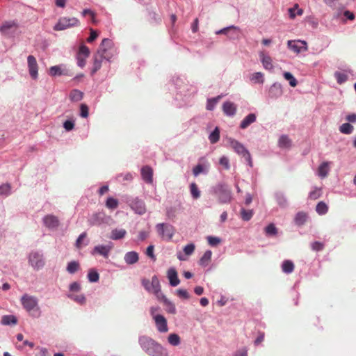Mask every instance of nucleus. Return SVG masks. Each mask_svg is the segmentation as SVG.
Here are the masks:
<instances>
[{
  "label": "nucleus",
  "mask_w": 356,
  "mask_h": 356,
  "mask_svg": "<svg viewBox=\"0 0 356 356\" xmlns=\"http://www.w3.org/2000/svg\"><path fill=\"white\" fill-rule=\"evenodd\" d=\"M139 343L143 350L151 356H168L167 350L149 337H140Z\"/></svg>",
  "instance_id": "f257e3e1"
},
{
  "label": "nucleus",
  "mask_w": 356,
  "mask_h": 356,
  "mask_svg": "<svg viewBox=\"0 0 356 356\" xmlns=\"http://www.w3.org/2000/svg\"><path fill=\"white\" fill-rule=\"evenodd\" d=\"M23 308L28 312L31 316L39 317L40 309L38 305V300L36 297L29 294H24L21 298Z\"/></svg>",
  "instance_id": "f03ea898"
},
{
  "label": "nucleus",
  "mask_w": 356,
  "mask_h": 356,
  "mask_svg": "<svg viewBox=\"0 0 356 356\" xmlns=\"http://www.w3.org/2000/svg\"><path fill=\"white\" fill-rule=\"evenodd\" d=\"M213 193L217 195L220 204H229L231 202V190L226 184H219L214 186Z\"/></svg>",
  "instance_id": "7ed1b4c3"
},
{
  "label": "nucleus",
  "mask_w": 356,
  "mask_h": 356,
  "mask_svg": "<svg viewBox=\"0 0 356 356\" xmlns=\"http://www.w3.org/2000/svg\"><path fill=\"white\" fill-rule=\"evenodd\" d=\"M141 284H143L145 290L154 293L157 299H160V296H163L161 292L159 280L156 275L152 277L151 281L146 278L142 279Z\"/></svg>",
  "instance_id": "20e7f679"
},
{
  "label": "nucleus",
  "mask_w": 356,
  "mask_h": 356,
  "mask_svg": "<svg viewBox=\"0 0 356 356\" xmlns=\"http://www.w3.org/2000/svg\"><path fill=\"white\" fill-rule=\"evenodd\" d=\"M229 143L231 148L234 149V152L242 156L245 158V161L248 163V165L250 168L252 167V161L250 156V153L248 150L244 147L242 143H240L235 139H229Z\"/></svg>",
  "instance_id": "39448f33"
},
{
  "label": "nucleus",
  "mask_w": 356,
  "mask_h": 356,
  "mask_svg": "<svg viewBox=\"0 0 356 356\" xmlns=\"http://www.w3.org/2000/svg\"><path fill=\"white\" fill-rule=\"evenodd\" d=\"M79 24L80 22L75 17H61L58 22L55 24L54 29L55 31L66 30Z\"/></svg>",
  "instance_id": "423d86ee"
},
{
  "label": "nucleus",
  "mask_w": 356,
  "mask_h": 356,
  "mask_svg": "<svg viewBox=\"0 0 356 356\" xmlns=\"http://www.w3.org/2000/svg\"><path fill=\"white\" fill-rule=\"evenodd\" d=\"M156 229L160 236L168 241H170L175 233V227L165 223H159L156 225Z\"/></svg>",
  "instance_id": "0eeeda50"
},
{
  "label": "nucleus",
  "mask_w": 356,
  "mask_h": 356,
  "mask_svg": "<svg viewBox=\"0 0 356 356\" xmlns=\"http://www.w3.org/2000/svg\"><path fill=\"white\" fill-rule=\"evenodd\" d=\"M29 263L35 270H39L44 266L43 256L38 252H33L29 254Z\"/></svg>",
  "instance_id": "6e6552de"
},
{
  "label": "nucleus",
  "mask_w": 356,
  "mask_h": 356,
  "mask_svg": "<svg viewBox=\"0 0 356 356\" xmlns=\"http://www.w3.org/2000/svg\"><path fill=\"white\" fill-rule=\"evenodd\" d=\"M90 51L88 47L84 44H81L76 54L77 66L83 68L86 65V59L89 56Z\"/></svg>",
  "instance_id": "1a4fd4ad"
},
{
  "label": "nucleus",
  "mask_w": 356,
  "mask_h": 356,
  "mask_svg": "<svg viewBox=\"0 0 356 356\" xmlns=\"http://www.w3.org/2000/svg\"><path fill=\"white\" fill-rule=\"evenodd\" d=\"M18 29V24L15 21H6L0 26V32L3 36L9 37L14 34Z\"/></svg>",
  "instance_id": "9d476101"
},
{
  "label": "nucleus",
  "mask_w": 356,
  "mask_h": 356,
  "mask_svg": "<svg viewBox=\"0 0 356 356\" xmlns=\"http://www.w3.org/2000/svg\"><path fill=\"white\" fill-rule=\"evenodd\" d=\"M287 46L289 49L297 54L307 51V44L305 41L289 40L287 42Z\"/></svg>",
  "instance_id": "9b49d317"
},
{
  "label": "nucleus",
  "mask_w": 356,
  "mask_h": 356,
  "mask_svg": "<svg viewBox=\"0 0 356 356\" xmlns=\"http://www.w3.org/2000/svg\"><path fill=\"white\" fill-rule=\"evenodd\" d=\"M27 62L29 75L33 79H37L38 76V65L34 56H28Z\"/></svg>",
  "instance_id": "f8f14e48"
},
{
  "label": "nucleus",
  "mask_w": 356,
  "mask_h": 356,
  "mask_svg": "<svg viewBox=\"0 0 356 356\" xmlns=\"http://www.w3.org/2000/svg\"><path fill=\"white\" fill-rule=\"evenodd\" d=\"M282 94V86L280 83H275L271 85L270 88H268V95L270 98L277 99L281 97Z\"/></svg>",
  "instance_id": "ddd939ff"
},
{
  "label": "nucleus",
  "mask_w": 356,
  "mask_h": 356,
  "mask_svg": "<svg viewBox=\"0 0 356 356\" xmlns=\"http://www.w3.org/2000/svg\"><path fill=\"white\" fill-rule=\"evenodd\" d=\"M105 54L97 52L93 56V67L91 70V74H95L102 67L103 59L107 58Z\"/></svg>",
  "instance_id": "4468645a"
},
{
  "label": "nucleus",
  "mask_w": 356,
  "mask_h": 356,
  "mask_svg": "<svg viewBox=\"0 0 356 356\" xmlns=\"http://www.w3.org/2000/svg\"><path fill=\"white\" fill-rule=\"evenodd\" d=\"M130 207L135 211L136 213L138 214H143L145 213V204L144 202L139 199H134L131 201Z\"/></svg>",
  "instance_id": "2eb2a0df"
},
{
  "label": "nucleus",
  "mask_w": 356,
  "mask_h": 356,
  "mask_svg": "<svg viewBox=\"0 0 356 356\" xmlns=\"http://www.w3.org/2000/svg\"><path fill=\"white\" fill-rule=\"evenodd\" d=\"M154 321L156 324V327L159 332H168V326H167V321L163 316L161 314H157L154 316Z\"/></svg>",
  "instance_id": "dca6fc26"
},
{
  "label": "nucleus",
  "mask_w": 356,
  "mask_h": 356,
  "mask_svg": "<svg viewBox=\"0 0 356 356\" xmlns=\"http://www.w3.org/2000/svg\"><path fill=\"white\" fill-rule=\"evenodd\" d=\"M43 222L44 226L50 229L58 227L60 225L59 219L54 215L45 216Z\"/></svg>",
  "instance_id": "f3484780"
},
{
  "label": "nucleus",
  "mask_w": 356,
  "mask_h": 356,
  "mask_svg": "<svg viewBox=\"0 0 356 356\" xmlns=\"http://www.w3.org/2000/svg\"><path fill=\"white\" fill-rule=\"evenodd\" d=\"M49 75L55 76H71L69 70L62 69L61 65H54L49 68Z\"/></svg>",
  "instance_id": "a211bd4d"
},
{
  "label": "nucleus",
  "mask_w": 356,
  "mask_h": 356,
  "mask_svg": "<svg viewBox=\"0 0 356 356\" xmlns=\"http://www.w3.org/2000/svg\"><path fill=\"white\" fill-rule=\"evenodd\" d=\"M112 249L111 246L98 245L92 249V254H99L102 255L104 258H108L110 250Z\"/></svg>",
  "instance_id": "6ab92c4d"
},
{
  "label": "nucleus",
  "mask_w": 356,
  "mask_h": 356,
  "mask_svg": "<svg viewBox=\"0 0 356 356\" xmlns=\"http://www.w3.org/2000/svg\"><path fill=\"white\" fill-rule=\"evenodd\" d=\"M140 174L141 177H143L144 181H145L147 184L152 183V175H154V171H152L151 167H143V168H141L140 170Z\"/></svg>",
  "instance_id": "aec40b11"
},
{
  "label": "nucleus",
  "mask_w": 356,
  "mask_h": 356,
  "mask_svg": "<svg viewBox=\"0 0 356 356\" xmlns=\"http://www.w3.org/2000/svg\"><path fill=\"white\" fill-rule=\"evenodd\" d=\"M104 222V214L103 213H93L88 219V223L90 226H99Z\"/></svg>",
  "instance_id": "412c9836"
},
{
  "label": "nucleus",
  "mask_w": 356,
  "mask_h": 356,
  "mask_svg": "<svg viewBox=\"0 0 356 356\" xmlns=\"http://www.w3.org/2000/svg\"><path fill=\"white\" fill-rule=\"evenodd\" d=\"M259 57L261 62L262 63V66L264 67V68L266 70H272L273 68V65L271 57L267 56L266 54L264 53V51H260Z\"/></svg>",
  "instance_id": "4be33fe9"
},
{
  "label": "nucleus",
  "mask_w": 356,
  "mask_h": 356,
  "mask_svg": "<svg viewBox=\"0 0 356 356\" xmlns=\"http://www.w3.org/2000/svg\"><path fill=\"white\" fill-rule=\"evenodd\" d=\"M124 260L125 263L129 265L136 264L139 260L138 253L134 251L128 252L124 254Z\"/></svg>",
  "instance_id": "5701e85b"
},
{
  "label": "nucleus",
  "mask_w": 356,
  "mask_h": 356,
  "mask_svg": "<svg viewBox=\"0 0 356 356\" xmlns=\"http://www.w3.org/2000/svg\"><path fill=\"white\" fill-rule=\"evenodd\" d=\"M167 277L169 278L170 284L172 286H177L180 283V280L177 277V273L173 268H171L168 270Z\"/></svg>",
  "instance_id": "b1692460"
},
{
  "label": "nucleus",
  "mask_w": 356,
  "mask_h": 356,
  "mask_svg": "<svg viewBox=\"0 0 356 356\" xmlns=\"http://www.w3.org/2000/svg\"><path fill=\"white\" fill-rule=\"evenodd\" d=\"M222 110L227 116H234L236 111V107L234 104L230 102H225L223 103Z\"/></svg>",
  "instance_id": "393cba45"
},
{
  "label": "nucleus",
  "mask_w": 356,
  "mask_h": 356,
  "mask_svg": "<svg viewBox=\"0 0 356 356\" xmlns=\"http://www.w3.org/2000/svg\"><path fill=\"white\" fill-rule=\"evenodd\" d=\"M257 116L254 113H250L245 117L243 120L241 122L240 128L245 129L250 126L251 124L256 122Z\"/></svg>",
  "instance_id": "a878e982"
},
{
  "label": "nucleus",
  "mask_w": 356,
  "mask_h": 356,
  "mask_svg": "<svg viewBox=\"0 0 356 356\" xmlns=\"http://www.w3.org/2000/svg\"><path fill=\"white\" fill-rule=\"evenodd\" d=\"M165 305V309L168 313L170 314H176V307L175 305L171 302L168 298H166L165 296L161 295L160 296V299H157Z\"/></svg>",
  "instance_id": "bb28decb"
},
{
  "label": "nucleus",
  "mask_w": 356,
  "mask_h": 356,
  "mask_svg": "<svg viewBox=\"0 0 356 356\" xmlns=\"http://www.w3.org/2000/svg\"><path fill=\"white\" fill-rule=\"evenodd\" d=\"M17 322V318L13 314L3 315L1 320V323L3 325H15Z\"/></svg>",
  "instance_id": "cd10ccee"
},
{
  "label": "nucleus",
  "mask_w": 356,
  "mask_h": 356,
  "mask_svg": "<svg viewBox=\"0 0 356 356\" xmlns=\"http://www.w3.org/2000/svg\"><path fill=\"white\" fill-rule=\"evenodd\" d=\"M211 257L212 252L211 250L205 251L200 260H199V265L202 267H207L210 263Z\"/></svg>",
  "instance_id": "c85d7f7f"
},
{
  "label": "nucleus",
  "mask_w": 356,
  "mask_h": 356,
  "mask_svg": "<svg viewBox=\"0 0 356 356\" xmlns=\"http://www.w3.org/2000/svg\"><path fill=\"white\" fill-rule=\"evenodd\" d=\"M83 93L77 89H72L70 91L69 97L72 102H80L83 98Z\"/></svg>",
  "instance_id": "c756f323"
},
{
  "label": "nucleus",
  "mask_w": 356,
  "mask_h": 356,
  "mask_svg": "<svg viewBox=\"0 0 356 356\" xmlns=\"http://www.w3.org/2000/svg\"><path fill=\"white\" fill-rule=\"evenodd\" d=\"M112 47V41L108 38H104L102 40V42L99 46V48L97 49V52H101L103 54H105L106 52L107 49L111 48Z\"/></svg>",
  "instance_id": "7c9ffc66"
},
{
  "label": "nucleus",
  "mask_w": 356,
  "mask_h": 356,
  "mask_svg": "<svg viewBox=\"0 0 356 356\" xmlns=\"http://www.w3.org/2000/svg\"><path fill=\"white\" fill-rule=\"evenodd\" d=\"M307 213L304 212H299L296 214V216H295V224L298 226H302L305 222H307Z\"/></svg>",
  "instance_id": "2f4dec72"
},
{
  "label": "nucleus",
  "mask_w": 356,
  "mask_h": 356,
  "mask_svg": "<svg viewBox=\"0 0 356 356\" xmlns=\"http://www.w3.org/2000/svg\"><path fill=\"white\" fill-rule=\"evenodd\" d=\"M126 234V231L123 229H113L111 232V236H110V238L114 241H117L119 239H122Z\"/></svg>",
  "instance_id": "473e14b6"
},
{
  "label": "nucleus",
  "mask_w": 356,
  "mask_h": 356,
  "mask_svg": "<svg viewBox=\"0 0 356 356\" xmlns=\"http://www.w3.org/2000/svg\"><path fill=\"white\" fill-rule=\"evenodd\" d=\"M168 342L172 346H177L181 343V338L176 333H171L169 337H168Z\"/></svg>",
  "instance_id": "72a5a7b5"
},
{
  "label": "nucleus",
  "mask_w": 356,
  "mask_h": 356,
  "mask_svg": "<svg viewBox=\"0 0 356 356\" xmlns=\"http://www.w3.org/2000/svg\"><path fill=\"white\" fill-rule=\"evenodd\" d=\"M282 269L283 273H292L294 269V264L290 260H285L282 263Z\"/></svg>",
  "instance_id": "f704fd0d"
},
{
  "label": "nucleus",
  "mask_w": 356,
  "mask_h": 356,
  "mask_svg": "<svg viewBox=\"0 0 356 356\" xmlns=\"http://www.w3.org/2000/svg\"><path fill=\"white\" fill-rule=\"evenodd\" d=\"M278 145L282 148H289L291 146V140L286 135H282L278 140Z\"/></svg>",
  "instance_id": "c9c22d12"
},
{
  "label": "nucleus",
  "mask_w": 356,
  "mask_h": 356,
  "mask_svg": "<svg viewBox=\"0 0 356 356\" xmlns=\"http://www.w3.org/2000/svg\"><path fill=\"white\" fill-rule=\"evenodd\" d=\"M329 163L328 162H323L318 167V175L321 178L325 177L328 175Z\"/></svg>",
  "instance_id": "e433bc0d"
},
{
  "label": "nucleus",
  "mask_w": 356,
  "mask_h": 356,
  "mask_svg": "<svg viewBox=\"0 0 356 356\" xmlns=\"http://www.w3.org/2000/svg\"><path fill=\"white\" fill-rule=\"evenodd\" d=\"M316 212L319 215H324L328 212V206L324 202H320L316 206Z\"/></svg>",
  "instance_id": "4c0bfd02"
},
{
  "label": "nucleus",
  "mask_w": 356,
  "mask_h": 356,
  "mask_svg": "<svg viewBox=\"0 0 356 356\" xmlns=\"http://www.w3.org/2000/svg\"><path fill=\"white\" fill-rule=\"evenodd\" d=\"M220 138V131L218 127H216L213 129V132L211 133L209 136V140L210 143L215 144L217 143Z\"/></svg>",
  "instance_id": "58836bf2"
},
{
  "label": "nucleus",
  "mask_w": 356,
  "mask_h": 356,
  "mask_svg": "<svg viewBox=\"0 0 356 356\" xmlns=\"http://www.w3.org/2000/svg\"><path fill=\"white\" fill-rule=\"evenodd\" d=\"M283 76L284 79L289 81V85H291V87L294 88L297 86L298 81L294 78L293 75L291 73L289 72H285L283 74Z\"/></svg>",
  "instance_id": "ea45409f"
},
{
  "label": "nucleus",
  "mask_w": 356,
  "mask_h": 356,
  "mask_svg": "<svg viewBox=\"0 0 356 356\" xmlns=\"http://www.w3.org/2000/svg\"><path fill=\"white\" fill-rule=\"evenodd\" d=\"M250 80L254 83L262 84L264 83V75L261 72H255L250 76Z\"/></svg>",
  "instance_id": "a19ab883"
},
{
  "label": "nucleus",
  "mask_w": 356,
  "mask_h": 356,
  "mask_svg": "<svg viewBox=\"0 0 356 356\" xmlns=\"http://www.w3.org/2000/svg\"><path fill=\"white\" fill-rule=\"evenodd\" d=\"M189 189H191V193L194 200H197L201 195V192L199 191L196 184L192 183L191 186H189Z\"/></svg>",
  "instance_id": "79ce46f5"
},
{
  "label": "nucleus",
  "mask_w": 356,
  "mask_h": 356,
  "mask_svg": "<svg viewBox=\"0 0 356 356\" xmlns=\"http://www.w3.org/2000/svg\"><path fill=\"white\" fill-rule=\"evenodd\" d=\"M220 98H221V96L219 95L216 97L208 99L207 104V109L208 111H213L216 104L218 102V101Z\"/></svg>",
  "instance_id": "37998d69"
},
{
  "label": "nucleus",
  "mask_w": 356,
  "mask_h": 356,
  "mask_svg": "<svg viewBox=\"0 0 356 356\" xmlns=\"http://www.w3.org/2000/svg\"><path fill=\"white\" fill-rule=\"evenodd\" d=\"M265 233L266 236H276L277 234V227L274 224L270 223L266 227Z\"/></svg>",
  "instance_id": "c03bdc74"
},
{
  "label": "nucleus",
  "mask_w": 356,
  "mask_h": 356,
  "mask_svg": "<svg viewBox=\"0 0 356 356\" xmlns=\"http://www.w3.org/2000/svg\"><path fill=\"white\" fill-rule=\"evenodd\" d=\"M118 199L109 197L106 202V207L110 209H114L118 207Z\"/></svg>",
  "instance_id": "a18cd8bd"
},
{
  "label": "nucleus",
  "mask_w": 356,
  "mask_h": 356,
  "mask_svg": "<svg viewBox=\"0 0 356 356\" xmlns=\"http://www.w3.org/2000/svg\"><path fill=\"white\" fill-rule=\"evenodd\" d=\"M253 214L254 213L252 210H246L245 209H241V218L244 221H249L252 217Z\"/></svg>",
  "instance_id": "49530a36"
},
{
  "label": "nucleus",
  "mask_w": 356,
  "mask_h": 356,
  "mask_svg": "<svg viewBox=\"0 0 356 356\" xmlns=\"http://www.w3.org/2000/svg\"><path fill=\"white\" fill-rule=\"evenodd\" d=\"M353 127L350 123H344L340 126L339 130L341 133L344 134H350L353 131Z\"/></svg>",
  "instance_id": "de8ad7c7"
},
{
  "label": "nucleus",
  "mask_w": 356,
  "mask_h": 356,
  "mask_svg": "<svg viewBox=\"0 0 356 356\" xmlns=\"http://www.w3.org/2000/svg\"><path fill=\"white\" fill-rule=\"evenodd\" d=\"M334 77L337 80V82H338V83L339 84L344 83L348 79L347 75L346 74L341 73L340 72H335Z\"/></svg>",
  "instance_id": "09e8293b"
},
{
  "label": "nucleus",
  "mask_w": 356,
  "mask_h": 356,
  "mask_svg": "<svg viewBox=\"0 0 356 356\" xmlns=\"http://www.w3.org/2000/svg\"><path fill=\"white\" fill-rule=\"evenodd\" d=\"M79 269V263L74 261H71L68 264V266H67V271L70 273H74L76 272Z\"/></svg>",
  "instance_id": "8fccbe9b"
},
{
  "label": "nucleus",
  "mask_w": 356,
  "mask_h": 356,
  "mask_svg": "<svg viewBox=\"0 0 356 356\" xmlns=\"http://www.w3.org/2000/svg\"><path fill=\"white\" fill-rule=\"evenodd\" d=\"M321 195V189L318 188H315L312 192L309 194V199L315 200L320 197Z\"/></svg>",
  "instance_id": "3c124183"
},
{
  "label": "nucleus",
  "mask_w": 356,
  "mask_h": 356,
  "mask_svg": "<svg viewBox=\"0 0 356 356\" xmlns=\"http://www.w3.org/2000/svg\"><path fill=\"white\" fill-rule=\"evenodd\" d=\"M88 279L90 282H96L99 280V274L95 270H90L88 273Z\"/></svg>",
  "instance_id": "603ef678"
},
{
  "label": "nucleus",
  "mask_w": 356,
  "mask_h": 356,
  "mask_svg": "<svg viewBox=\"0 0 356 356\" xmlns=\"http://www.w3.org/2000/svg\"><path fill=\"white\" fill-rule=\"evenodd\" d=\"M69 298L81 305L86 302V297L83 295H69Z\"/></svg>",
  "instance_id": "864d4df0"
},
{
  "label": "nucleus",
  "mask_w": 356,
  "mask_h": 356,
  "mask_svg": "<svg viewBox=\"0 0 356 356\" xmlns=\"http://www.w3.org/2000/svg\"><path fill=\"white\" fill-rule=\"evenodd\" d=\"M86 232H83L78 236L76 241V247L78 249H81L82 247L83 241L86 239Z\"/></svg>",
  "instance_id": "5fc2aeb1"
},
{
  "label": "nucleus",
  "mask_w": 356,
  "mask_h": 356,
  "mask_svg": "<svg viewBox=\"0 0 356 356\" xmlns=\"http://www.w3.org/2000/svg\"><path fill=\"white\" fill-rule=\"evenodd\" d=\"M208 243L210 245L215 246L220 243V240L218 237L209 236L207 237Z\"/></svg>",
  "instance_id": "6e6d98bb"
},
{
  "label": "nucleus",
  "mask_w": 356,
  "mask_h": 356,
  "mask_svg": "<svg viewBox=\"0 0 356 356\" xmlns=\"http://www.w3.org/2000/svg\"><path fill=\"white\" fill-rule=\"evenodd\" d=\"M195 250V245L193 243L188 244L184 248L183 251L186 255H190L193 253Z\"/></svg>",
  "instance_id": "4d7b16f0"
},
{
  "label": "nucleus",
  "mask_w": 356,
  "mask_h": 356,
  "mask_svg": "<svg viewBox=\"0 0 356 356\" xmlns=\"http://www.w3.org/2000/svg\"><path fill=\"white\" fill-rule=\"evenodd\" d=\"M11 187L9 184H2L0 186V195H8Z\"/></svg>",
  "instance_id": "13d9d810"
},
{
  "label": "nucleus",
  "mask_w": 356,
  "mask_h": 356,
  "mask_svg": "<svg viewBox=\"0 0 356 356\" xmlns=\"http://www.w3.org/2000/svg\"><path fill=\"white\" fill-rule=\"evenodd\" d=\"M98 36V33L97 31L92 29H90V35L87 38V42L88 43H92L94 42Z\"/></svg>",
  "instance_id": "bf43d9fd"
},
{
  "label": "nucleus",
  "mask_w": 356,
  "mask_h": 356,
  "mask_svg": "<svg viewBox=\"0 0 356 356\" xmlns=\"http://www.w3.org/2000/svg\"><path fill=\"white\" fill-rule=\"evenodd\" d=\"M219 163L220 165H222L225 170L229 169V162L228 158L225 156L220 158Z\"/></svg>",
  "instance_id": "052dcab7"
},
{
  "label": "nucleus",
  "mask_w": 356,
  "mask_h": 356,
  "mask_svg": "<svg viewBox=\"0 0 356 356\" xmlns=\"http://www.w3.org/2000/svg\"><path fill=\"white\" fill-rule=\"evenodd\" d=\"M312 250H314L315 251H320V250H323L324 244L319 241H314L312 244Z\"/></svg>",
  "instance_id": "680f3d73"
},
{
  "label": "nucleus",
  "mask_w": 356,
  "mask_h": 356,
  "mask_svg": "<svg viewBox=\"0 0 356 356\" xmlns=\"http://www.w3.org/2000/svg\"><path fill=\"white\" fill-rule=\"evenodd\" d=\"M177 295L183 299L187 300L189 298V294L185 289H178L177 291Z\"/></svg>",
  "instance_id": "e2e57ef3"
},
{
  "label": "nucleus",
  "mask_w": 356,
  "mask_h": 356,
  "mask_svg": "<svg viewBox=\"0 0 356 356\" xmlns=\"http://www.w3.org/2000/svg\"><path fill=\"white\" fill-rule=\"evenodd\" d=\"M154 246L152 245H150L148 246L147 249H146V254H147L148 257H149L150 259H152L154 260L156 259L155 255L154 253Z\"/></svg>",
  "instance_id": "0e129e2a"
},
{
  "label": "nucleus",
  "mask_w": 356,
  "mask_h": 356,
  "mask_svg": "<svg viewBox=\"0 0 356 356\" xmlns=\"http://www.w3.org/2000/svg\"><path fill=\"white\" fill-rule=\"evenodd\" d=\"M81 116L83 118H87L88 116V108L84 104L81 105Z\"/></svg>",
  "instance_id": "69168bd1"
},
{
  "label": "nucleus",
  "mask_w": 356,
  "mask_h": 356,
  "mask_svg": "<svg viewBox=\"0 0 356 356\" xmlns=\"http://www.w3.org/2000/svg\"><path fill=\"white\" fill-rule=\"evenodd\" d=\"M202 172H203V167L201 164L197 165L193 169V174L194 176H198V175Z\"/></svg>",
  "instance_id": "338daca9"
},
{
  "label": "nucleus",
  "mask_w": 356,
  "mask_h": 356,
  "mask_svg": "<svg viewBox=\"0 0 356 356\" xmlns=\"http://www.w3.org/2000/svg\"><path fill=\"white\" fill-rule=\"evenodd\" d=\"M63 126L66 131H71L74 128V123L72 121L67 120L64 122Z\"/></svg>",
  "instance_id": "774afa93"
}]
</instances>
